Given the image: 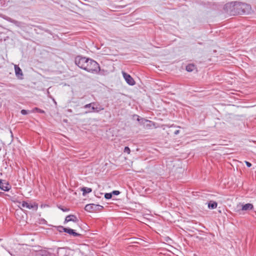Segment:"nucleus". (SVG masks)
<instances>
[{
  "label": "nucleus",
  "mask_w": 256,
  "mask_h": 256,
  "mask_svg": "<svg viewBox=\"0 0 256 256\" xmlns=\"http://www.w3.org/2000/svg\"><path fill=\"white\" fill-rule=\"evenodd\" d=\"M249 6L242 2H235L230 10V14H243L246 12Z\"/></svg>",
  "instance_id": "f257e3e1"
},
{
  "label": "nucleus",
  "mask_w": 256,
  "mask_h": 256,
  "mask_svg": "<svg viewBox=\"0 0 256 256\" xmlns=\"http://www.w3.org/2000/svg\"><path fill=\"white\" fill-rule=\"evenodd\" d=\"M84 70L91 73H98L100 71L99 64L94 60L88 58Z\"/></svg>",
  "instance_id": "f03ea898"
},
{
  "label": "nucleus",
  "mask_w": 256,
  "mask_h": 256,
  "mask_svg": "<svg viewBox=\"0 0 256 256\" xmlns=\"http://www.w3.org/2000/svg\"><path fill=\"white\" fill-rule=\"evenodd\" d=\"M88 58L78 56L75 58V64L80 68L84 70L86 62L88 60Z\"/></svg>",
  "instance_id": "7ed1b4c3"
},
{
  "label": "nucleus",
  "mask_w": 256,
  "mask_h": 256,
  "mask_svg": "<svg viewBox=\"0 0 256 256\" xmlns=\"http://www.w3.org/2000/svg\"><path fill=\"white\" fill-rule=\"evenodd\" d=\"M20 206H19V207L20 208H22L21 207L26 208L28 209H32L34 210H37L38 208V205L36 202L28 203L27 202L22 201V202H20Z\"/></svg>",
  "instance_id": "20e7f679"
},
{
  "label": "nucleus",
  "mask_w": 256,
  "mask_h": 256,
  "mask_svg": "<svg viewBox=\"0 0 256 256\" xmlns=\"http://www.w3.org/2000/svg\"><path fill=\"white\" fill-rule=\"evenodd\" d=\"M10 188V184L6 180H0V188L2 190L8 192Z\"/></svg>",
  "instance_id": "39448f33"
},
{
  "label": "nucleus",
  "mask_w": 256,
  "mask_h": 256,
  "mask_svg": "<svg viewBox=\"0 0 256 256\" xmlns=\"http://www.w3.org/2000/svg\"><path fill=\"white\" fill-rule=\"evenodd\" d=\"M123 76L126 82L130 86H134L136 82L134 78L128 74L122 72Z\"/></svg>",
  "instance_id": "423d86ee"
},
{
  "label": "nucleus",
  "mask_w": 256,
  "mask_h": 256,
  "mask_svg": "<svg viewBox=\"0 0 256 256\" xmlns=\"http://www.w3.org/2000/svg\"><path fill=\"white\" fill-rule=\"evenodd\" d=\"M104 110V107H102L100 104L96 103V105H94V106L92 105V106L90 110H88V112H86V113L92 112H98L100 110Z\"/></svg>",
  "instance_id": "0eeeda50"
},
{
  "label": "nucleus",
  "mask_w": 256,
  "mask_h": 256,
  "mask_svg": "<svg viewBox=\"0 0 256 256\" xmlns=\"http://www.w3.org/2000/svg\"><path fill=\"white\" fill-rule=\"evenodd\" d=\"M96 204H88L85 206L84 210L90 212H96Z\"/></svg>",
  "instance_id": "6e6552de"
},
{
  "label": "nucleus",
  "mask_w": 256,
  "mask_h": 256,
  "mask_svg": "<svg viewBox=\"0 0 256 256\" xmlns=\"http://www.w3.org/2000/svg\"><path fill=\"white\" fill-rule=\"evenodd\" d=\"M78 221V219L77 217L74 215H68L66 216L64 223H67L70 222H77Z\"/></svg>",
  "instance_id": "1a4fd4ad"
},
{
  "label": "nucleus",
  "mask_w": 256,
  "mask_h": 256,
  "mask_svg": "<svg viewBox=\"0 0 256 256\" xmlns=\"http://www.w3.org/2000/svg\"><path fill=\"white\" fill-rule=\"evenodd\" d=\"M14 70L16 76L20 79H22L23 74L20 68L18 66L15 65Z\"/></svg>",
  "instance_id": "9d476101"
},
{
  "label": "nucleus",
  "mask_w": 256,
  "mask_h": 256,
  "mask_svg": "<svg viewBox=\"0 0 256 256\" xmlns=\"http://www.w3.org/2000/svg\"><path fill=\"white\" fill-rule=\"evenodd\" d=\"M254 208V206L252 204H245L242 205V210H252Z\"/></svg>",
  "instance_id": "9b49d317"
},
{
  "label": "nucleus",
  "mask_w": 256,
  "mask_h": 256,
  "mask_svg": "<svg viewBox=\"0 0 256 256\" xmlns=\"http://www.w3.org/2000/svg\"><path fill=\"white\" fill-rule=\"evenodd\" d=\"M186 70L188 72H192L196 69V66L194 64H188L186 66Z\"/></svg>",
  "instance_id": "f8f14e48"
},
{
  "label": "nucleus",
  "mask_w": 256,
  "mask_h": 256,
  "mask_svg": "<svg viewBox=\"0 0 256 256\" xmlns=\"http://www.w3.org/2000/svg\"><path fill=\"white\" fill-rule=\"evenodd\" d=\"M217 203L216 202L210 201L208 204V208L210 209H214L217 207Z\"/></svg>",
  "instance_id": "ddd939ff"
},
{
  "label": "nucleus",
  "mask_w": 256,
  "mask_h": 256,
  "mask_svg": "<svg viewBox=\"0 0 256 256\" xmlns=\"http://www.w3.org/2000/svg\"><path fill=\"white\" fill-rule=\"evenodd\" d=\"M68 234L70 235H72L74 236H81L80 234L77 233L74 231V230L70 228L69 230H68Z\"/></svg>",
  "instance_id": "4468645a"
},
{
  "label": "nucleus",
  "mask_w": 256,
  "mask_h": 256,
  "mask_svg": "<svg viewBox=\"0 0 256 256\" xmlns=\"http://www.w3.org/2000/svg\"><path fill=\"white\" fill-rule=\"evenodd\" d=\"M82 192L83 195H85L86 194L90 192L92 190L91 188L84 187L82 188Z\"/></svg>",
  "instance_id": "2eb2a0df"
},
{
  "label": "nucleus",
  "mask_w": 256,
  "mask_h": 256,
  "mask_svg": "<svg viewBox=\"0 0 256 256\" xmlns=\"http://www.w3.org/2000/svg\"><path fill=\"white\" fill-rule=\"evenodd\" d=\"M32 112H37L40 113V114H44L45 112L44 110H41L38 108H33Z\"/></svg>",
  "instance_id": "dca6fc26"
},
{
  "label": "nucleus",
  "mask_w": 256,
  "mask_h": 256,
  "mask_svg": "<svg viewBox=\"0 0 256 256\" xmlns=\"http://www.w3.org/2000/svg\"><path fill=\"white\" fill-rule=\"evenodd\" d=\"M92 105H94V106L96 105V103L91 102L90 104H86L84 106V108H92Z\"/></svg>",
  "instance_id": "f3484780"
},
{
  "label": "nucleus",
  "mask_w": 256,
  "mask_h": 256,
  "mask_svg": "<svg viewBox=\"0 0 256 256\" xmlns=\"http://www.w3.org/2000/svg\"><path fill=\"white\" fill-rule=\"evenodd\" d=\"M112 197V193H106L104 194V198L106 199H110Z\"/></svg>",
  "instance_id": "a211bd4d"
},
{
  "label": "nucleus",
  "mask_w": 256,
  "mask_h": 256,
  "mask_svg": "<svg viewBox=\"0 0 256 256\" xmlns=\"http://www.w3.org/2000/svg\"><path fill=\"white\" fill-rule=\"evenodd\" d=\"M96 212L98 210H101L104 207L100 205H98V204H96Z\"/></svg>",
  "instance_id": "6ab92c4d"
},
{
  "label": "nucleus",
  "mask_w": 256,
  "mask_h": 256,
  "mask_svg": "<svg viewBox=\"0 0 256 256\" xmlns=\"http://www.w3.org/2000/svg\"><path fill=\"white\" fill-rule=\"evenodd\" d=\"M124 152H126L128 154H130V150L128 146H126L124 148Z\"/></svg>",
  "instance_id": "aec40b11"
},
{
  "label": "nucleus",
  "mask_w": 256,
  "mask_h": 256,
  "mask_svg": "<svg viewBox=\"0 0 256 256\" xmlns=\"http://www.w3.org/2000/svg\"><path fill=\"white\" fill-rule=\"evenodd\" d=\"M60 228H62V232L68 233V230H69L70 228H66L63 226H60Z\"/></svg>",
  "instance_id": "412c9836"
},
{
  "label": "nucleus",
  "mask_w": 256,
  "mask_h": 256,
  "mask_svg": "<svg viewBox=\"0 0 256 256\" xmlns=\"http://www.w3.org/2000/svg\"><path fill=\"white\" fill-rule=\"evenodd\" d=\"M21 114L23 115H26V114H28V110H21Z\"/></svg>",
  "instance_id": "4be33fe9"
},
{
  "label": "nucleus",
  "mask_w": 256,
  "mask_h": 256,
  "mask_svg": "<svg viewBox=\"0 0 256 256\" xmlns=\"http://www.w3.org/2000/svg\"><path fill=\"white\" fill-rule=\"evenodd\" d=\"M112 194H114V195H118L120 194V192L118 190H114Z\"/></svg>",
  "instance_id": "5701e85b"
},
{
  "label": "nucleus",
  "mask_w": 256,
  "mask_h": 256,
  "mask_svg": "<svg viewBox=\"0 0 256 256\" xmlns=\"http://www.w3.org/2000/svg\"><path fill=\"white\" fill-rule=\"evenodd\" d=\"M245 163H246V166L248 168H250L252 166V164L248 161H245Z\"/></svg>",
  "instance_id": "b1692460"
},
{
  "label": "nucleus",
  "mask_w": 256,
  "mask_h": 256,
  "mask_svg": "<svg viewBox=\"0 0 256 256\" xmlns=\"http://www.w3.org/2000/svg\"><path fill=\"white\" fill-rule=\"evenodd\" d=\"M59 208H60L61 210H62L63 212H67V211H68V210H68V208H60V207H59Z\"/></svg>",
  "instance_id": "393cba45"
},
{
  "label": "nucleus",
  "mask_w": 256,
  "mask_h": 256,
  "mask_svg": "<svg viewBox=\"0 0 256 256\" xmlns=\"http://www.w3.org/2000/svg\"><path fill=\"white\" fill-rule=\"evenodd\" d=\"M180 132V130H176L174 132V134H176V135H177L179 134Z\"/></svg>",
  "instance_id": "a878e982"
},
{
  "label": "nucleus",
  "mask_w": 256,
  "mask_h": 256,
  "mask_svg": "<svg viewBox=\"0 0 256 256\" xmlns=\"http://www.w3.org/2000/svg\"><path fill=\"white\" fill-rule=\"evenodd\" d=\"M138 121L140 122V120H144V118H140L139 116H138Z\"/></svg>",
  "instance_id": "bb28decb"
},
{
  "label": "nucleus",
  "mask_w": 256,
  "mask_h": 256,
  "mask_svg": "<svg viewBox=\"0 0 256 256\" xmlns=\"http://www.w3.org/2000/svg\"><path fill=\"white\" fill-rule=\"evenodd\" d=\"M58 230L60 232H62L63 230H62V228H60V226H58Z\"/></svg>",
  "instance_id": "cd10ccee"
},
{
  "label": "nucleus",
  "mask_w": 256,
  "mask_h": 256,
  "mask_svg": "<svg viewBox=\"0 0 256 256\" xmlns=\"http://www.w3.org/2000/svg\"><path fill=\"white\" fill-rule=\"evenodd\" d=\"M68 111L70 112H72V110H68Z\"/></svg>",
  "instance_id": "c85d7f7f"
},
{
  "label": "nucleus",
  "mask_w": 256,
  "mask_h": 256,
  "mask_svg": "<svg viewBox=\"0 0 256 256\" xmlns=\"http://www.w3.org/2000/svg\"><path fill=\"white\" fill-rule=\"evenodd\" d=\"M10 133L12 134V132L10 130Z\"/></svg>",
  "instance_id": "c756f323"
}]
</instances>
